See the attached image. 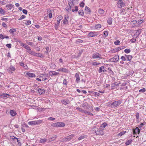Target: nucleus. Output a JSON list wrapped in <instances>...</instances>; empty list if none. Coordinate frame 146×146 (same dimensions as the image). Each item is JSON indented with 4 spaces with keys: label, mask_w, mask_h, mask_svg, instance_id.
Segmentation results:
<instances>
[{
    "label": "nucleus",
    "mask_w": 146,
    "mask_h": 146,
    "mask_svg": "<svg viewBox=\"0 0 146 146\" xmlns=\"http://www.w3.org/2000/svg\"><path fill=\"white\" fill-rule=\"evenodd\" d=\"M122 100L120 99L119 100L115 101L112 103L109 104V106L111 108H114L119 106L122 102Z\"/></svg>",
    "instance_id": "f257e3e1"
},
{
    "label": "nucleus",
    "mask_w": 146,
    "mask_h": 146,
    "mask_svg": "<svg viewBox=\"0 0 146 146\" xmlns=\"http://www.w3.org/2000/svg\"><path fill=\"white\" fill-rule=\"evenodd\" d=\"M93 131H94V133L96 135H102L104 134L103 131L100 129L94 128Z\"/></svg>",
    "instance_id": "f03ea898"
},
{
    "label": "nucleus",
    "mask_w": 146,
    "mask_h": 146,
    "mask_svg": "<svg viewBox=\"0 0 146 146\" xmlns=\"http://www.w3.org/2000/svg\"><path fill=\"white\" fill-rule=\"evenodd\" d=\"M51 126L53 127H64L65 124L62 122H57L52 124Z\"/></svg>",
    "instance_id": "7ed1b4c3"
},
{
    "label": "nucleus",
    "mask_w": 146,
    "mask_h": 146,
    "mask_svg": "<svg viewBox=\"0 0 146 146\" xmlns=\"http://www.w3.org/2000/svg\"><path fill=\"white\" fill-rule=\"evenodd\" d=\"M42 121V120H37V121H29L28 123L29 125H35L36 124H40Z\"/></svg>",
    "instance_id": "20e7f679"
},
{
    "label": "nucleus",
    "mask_w": 146,
    "mask_h": 146,
    "mask_svg": "<svg viewBox=\"0 0 146 146\" xmlns=\"http://www.w3.org/2000/svg\"><path fill=\"white\" fill-rule=\"evenodd\" d=\"M119 59V56L118 55H115L113 57L109 60V61L111 62H117Z\"/></svg>",
    "instance_id": "39448f33"
},
{
    "label": "nucleus",
    "mask_w": 146,
    "mask_h": 146,
    "mask_svg": "<svg viewBox=\"0 0 146 146\" xmlns=\"http://www.w3.org/2000/svg\"><path fill=\"white\" fill-rule=\"evenodd\" d=\"M101 56V54L97 52L94 53L92 55V57L94 59L99 58L101 59L102 58Z\"/></svg>",
    "instance_id": "423d86ee"
},
{
    "label": "nucleus",
    "mask_w": 146,
    "mask_h": 146,
    "mask_svg": "<svg viewBox=\"0 0 146 146\" xmlns=\"http://www.w3.org/2000/svg\"><path fill=\"white\" fill-rule=\"evenodd\" d=\"M117 4L118 5V7L121 8L124 7L125 5V4L123 2L122 0H120L118 1Z\"/></svg>",
    "instance_id": "0eeeda50"
},
{
    "label": "nucleus",
    "mask_w": 146,
    "mask_h": 146,
    "mask_svg": "<svg viewBox=\"0 0 146 146\" xmlns=\"http://www.w3.org/2000/svg\"><path fill=\"white\" fill-rule=\"evenodd\" d=\"M99 34V32H90L88 34V36L90 37H93L96 36Z\"/></svg>",
    "instance_id": "6e6552de"
},
{
    "label": "nucleus",
    "mask_w": 146,
    "mask_h": 146,
    "mask_svg": "<svg viewBox=\"0 0 146 146\" xmlns=\"http://www.w3.org/2000/svg\"><path fill=\"white\" fill-rule=\"evenodd\" d=\"M36 90H37L38 92L40 95L43 94L44 93L45 90L44 89H40L38 88L37 87V88H36Z\"/></svg>",
    "instance_id": "1a4fd4ad"
},
{
    "label": "nucleus",
    "mask_w": 146,
    "mask_h": 146,
    "mask_svg": "<svg viewBox=\"0 0 146 146\" xmlns=\"http://www.w3.org/2000/svg\"><path fill=\"white\" fill-rule=\"evenodd\" d=\"M57 71L58 72H64L66 73L68 72V70L67 69L65 68H60L57 70Z\"/></svg>",
    "instance_id": "9d476101"
},
{
    "label": "nucleus",
    "mask_w": 146,
    "mask_h": 146,
    "mask_svg": "<svg viewBox=\"0 0 146 146\" xmlns=\"http://www.w3.org/2000/svg\"><path fill=\"white\" fill-rule=\"evenodd\" d=\"M49 74L51 76H56L60 74L59 72H57L54 71H50L49 72Z\"/></svg>",
    "instance_id": "9b49d317"
},
{
    "label": "nucleus",
    "mask_w": 146,
    "mask_h": 146,
    "mask_svg": "<svg viewBox=\"0 0 146 146\" xmlns=\"http://www.w3.org/2000/svg\"><path fill=\"white\" fill-rule=\"evenodd\" d=\"M141 32V31L140 29L136 31V32L135 34L133 35V37L136 38L138 37L139 36Z\"/></svg>",
    "instance_id": "f8f14e48"
},
{
    "label": "nucleus",
    "mask_w": 146,
    "mask_h": 146,
    "mask_svg": "<svg viewBox=\"0 0 146 146\" xmlns=\"http://www.w3.org/2000/svg\"><path fill=\"white\" fill-rule=\"evenodd\" d=\"M75 77L76 78V82L77 83H79L80 82V77L79 74L78 73H76L75 75Z\"/></svg>",
    "instance_id": "ddd939ff"
},
{
    "label": "nucleus",
    "mask_w": 146,
    "mask_h": 146,
    "mask_svg": "<svg viewBox=\"0 0 146 146\" xmlns=\"http://www.w3.org/2000/svg\"><path fill=\"white\" fill-rule=\"evenodd\" d=\"M69 18L68 16V15H65L64 18L63 20V23L64 24H66L68 23V21L67 19Z\"/></svg>",
    "instance_id": "4468645a"
},
{
    "label": "nucleus",
    "mask_w": 146,
    "mask_h": 146,
    "mask_svg": "<svg viewBox=\"0 0 146 146\" xmlns=\"http://www.w3.org/2000/svg\"><path fill=\"white\" fill-rule=\"evenodd\" d=\"M74 136V134H72L67 136L66 137V142L69 141Z\"/></svg>",
    "instance_id": "2eb2a0df"
},
{
    "label": "nucleus",
    "mask_w": 146,
    "mask_h": 146,
    "mask_svg": "<svg viewBox=\"0 0 146 146\" xmlns=\"http://www.w3.org/2000/svg\"><path fill=\"white\" fill-rule=\"evenodd\" d=\"M9 96V95L7 94H2L0 95L1 98H7Z\"/></svg>",
    "instance_id": "dca6fc26"
},
{
    "label": "nucleus",
    "mask_w": 146,
    "mask_h": 146,
    "mask_svg": "<svg viewBox=\"0 0 146 146\" xmlns=\"http://www.w3.org/2000/svg\"><path fill=\"white\" fill-rule=\"evenodd\" d=\"M85 13L87 14H90L91 12V10L87 6H86L85 7Z\"/></svg>",
    "instance_id": "f3484780"
},
{
    "label": "nucleus",
    "mask_w": 146,
    "mask_h": 146,
    "mask_svg": "<svg viewBox=\"0 0 146 146\" xmlns=\"http://www.w3.org/2000/svg\"><path fill=\"white\" fill-rule=\"evenodd\" d=\"M26 74L29 77L31 78L35 77L36 76L35 75L32 73L27 72L26 73Z\"/></svg>",
    "instance_id": "a211bd4d"
},
{
    "label": "nucleus",
    "mask_w": 146,
    "mask_h": 146,
    "mask_svg": "<svg viewBox=\"0 0 146 146\" xmlns=\"http://www.w3.org/2000/svg\"><path fill=\"white\" fill-rule=\"evenodd\" d=\"M10 113L11 116L13 117L15 116L17 114L16 112L13 110H11L10 111Z\"/></svg>",
    "instance_id": "6ab92c4d"
},
{
    "label": "nucleus",
    "mask_w": 146,
    "mask_h": 146,
    "mask_svg": "<svg viewBox=\"0 0 146 146\" xmlns=\"http://www.w3.org/2000/svg\"><path fill=\"white\" fill-rule=\"evenodd\" d=\"M139 129L138 127H136L133 131V133L134 134H137L139 132Z\"/></svg>",
    "instance_id": "aec40b11"
},
{
    "label": "nucleus",
    "mask_w": 146,
    "mask_h": 146,
    "mask_svg": "<svg viewBox=\"0 0 146 146\" xmlns=\"http://www.w3.org/2000/svg\"><path fill=\"white\" fill-rule=\"evenodd\" d=\"M82 107H83L84 108L86 109H88L89 107V106L87 103H84L82 105Z\"/></svg>",
    "instance_id": "412c9836"
},
{
    "label": "nucleus",
    "mask_w": 146,
    "mask_h": 146,
    "mask_svg": "<svg viewBox=\"0 0 146 146\" xmlns=\"http://www.w3.org/2000/svg\"><path fill=\"white\" fill-rule=\"evenodd\" d=\"M47 13L48 15V16L50 18H51L52 16V13L50 10H48L47 11Z\"/></svg>",
    "instance_id": "4be33fe9"
},
{
    "label": "nucleus",
    "mask_w": 146,
    "mask_h": 146,
    "mask_svg": "<svg viewBox=\"0 0 146 146\" xmlns=\"http://www.w3.org/2000/svg\"><path fill=\"white\" fill-rule=\"evenodd\" d=\"M62 17L61 15H60L57 18V21L58 24H59L60 23V21L62 19Z\"/></svg>",
    "instance_id": "5701e85b"
},
{
    "label": "nucleus",
    "mask_w": 146,
    "mask_h": 146,
    "mask_svg": "<svg viewBox=\"0 0 146 146\" xmlns=\"http://www.w3.org/2000/svg\"><path fill=\"white\" fill-rule=\"evenodd\" d=\"M16 30L15 29H11L9 31V33L13 35L14 33L16 32Z\"/></svg>",
    "instance_id": "b1692460"
},
{
    "label": "nucleus",
    "mask_w": 146,
    "mask_h": 146,
    "mask_svg": "<svg viewBox=\"0 0 146 146\" xmlns=\"http://www.w3.org/2000/svg\"><path fill=\"white\" fill-rule=\"evenodd\" d=\"M62 103L65 105H67L69 102V101L68 100H63L61 101Z\"/></svg>",
    "instance_id": "393cba45"
},
{
    "label": "nucleus",
    "mask_w": 146,
    "mask_h": 146,
    "mask_svg": "<svg viewBox=\"0 0 146 146\" xmlns=\"http://www.w3.org/2000/svg\"><path fill=\"white\" fill-rule=\"evenodd\" d=\"M14 5L11 4H9L6 5V7L9 8V9L11 10L13 7Z\"/></svg>",
    "instance_id": "a878e982"
},
{
    "label": "nucleus",
    "mask_w": 146,
    "mask_h": 146,
    "mask_svg": "<svg viewBox=\"0 0 146 146\" xmlns=\"http://www.w3.org/2000/svg\"><path fill=\"white\" fill-rule=\"evenodd\" d=\"M73 1H72L71 0H70L68 1V4L69 6L72 7L74 5Z\"/></svg>",
    "instance_id": "bb28decb"
},
{
    "label": "nucleus",
    "mask_w": 146,
    "mask_h": 146,
    "mask_svg": "<svg viewBox=\"0 0 146 146\" xmlns=\"http://www.w3.org/2000/svg\"><path fill=\"white\" fill-rule=\"evenodd\" d=\"M104 66H102L100 68L99 72L100 73L101 72H104Z\"/></svg>",
    "instance_id": "cd10ccee"
},
{
    "label": "nucleus",
    "mask_w": 146,
    "mask_h": 146,
    "mask_svg": "<svg viewBox=\"0 0 146 146\" xmlns=\"http://www.w3.org/2000/svg\"><path fill=\"white\" fill-rule=\"evenodd\" d=\"M27 52L29 54H31V55H34L35 52L34 51L31 50V49L29 50H27Z\"/></svg>",
    "instance_id": "c85d7f7f"
},
{
    "label": "nucleus",
    "mask_w": 146,
    "mask_h": 146,
    "mask_svg": "<svg viewBox=\"0 0 146 146\" xmlns=\"http://www.w3.org/2000/svg\"><path fill=\"white\" fill-rule=\"evenodd\" d=\"M34 56H37L39 57H41L42 56V54H40L39 53H37L35 52Z\"/></svg>",
    "instance_id": "c756f323"
},
{
    "label": "nucleus",
    "mask_w": 146,
    "mask_h": 146,
    "mask_svg": "<svg viewBox=\"0 0 146 146\" xmlns=\"http://www.w3.org/2000/svg\"><path fill=\"white\" fill-rule=\"evenodd\" d=\"M109 25H111L112 22V19L111 18H110L108 19L107 21Z\"/></svg>",
    "instance_id": "7c9ffc66"
},
{
    "label": "nucleus",
    "mask_w": 146,
    "mask_h": 146,
    "mask_svg": "<svg viewBox=\"0 0 146 146\" xmlns=\"http://www.w3.org/2000/svg\"><path fill=\"white\" fill-rule=\"evenodd\" d=\"M132 142V140L131 139H130L129 140H128L126 141L125 143V144L126 145H129Z\"/></svg>",
    "instance_id": "2f4dec72"
},
{
    "label": "nucleus",
    "mask_w": 146,
    "mask_h": 146,
    "mask_svg": "<svg viewBox=\"0 0 146 146\" xmlns=\"http://www.w3.org/2000/svg\"><path fill=\"white\" fill-rule=\"evenodd\" d=\"M98 12L100 14H102L104 13V11L102 9H100L98 10Z\"/></svg>",
    "instance_id": "473e14b6"
},
{
    "label": "nucleus",
    "mask_w": 146,
    "mask_h": 146,
    "mask_svg": "<svg viewBox=\"0 0 146 146\" xmlns=\"http://www.w3.org/2000/svg\"><path fill=\"white\" fill-rule=\"evenodd\" d=\"M78 14L81 16H83L84 15V12L82 10H80L78 11Z\"/></svg>",
    "instance_id": "72a5a7b5"
},
{
    "label": "nucleus",
    "mask_w": 146,
    "mask_h": 146,
    "mask_svg": "<svg viewBox=\"0 0 146 146\" xmlns=\"http://www.w3.org/2000/svg\"><path fill=\"white\" fill-rule=\"evenodd\" d=\"M10 69L11 71H14L16 69L14 66L11 65L9 69V70Z\"/></svg>",
    "instance_id": "f704fd0d"
},
{
    "label": "nucleus",
    "mask_w": 146,
    "mask_h": 146,
    "mask_svg": "<svg viewBox=\"0 0 146 146\" xmlns=\"http://www.w3.org/2000/svg\"><path fill=\"white\" fill-rule=\"evenodd\" d=\"M46 139H41L40 140L39 142L41 143H45L46 141Z\"/></svg>",
    "instance_id": "c9c22d12"
},
{
    "label": "nucleus",
    "mask_w": 146,
    "mask_h": 146,
    "mask_svg": "<svg viewBox=\"0 0 146 146\" xmlns=\"http://www.w3.org/2000/svg\"><path fill=\"white\" fill-rule=\"evenodd\" d=\"M26 21V22L25 23L26 25H29L31 24V21L30 20H26V21Z\"/></svg>",
    "instance_id": "e433bc0d"
},
{
    "label": "nucleus",
    "mask_w": 146,
    "mask_h": 146,
    "mask_svg": "<svg viewBox=\"0 0 146 146\" xmlns=\"http://www.w3.org/2000/svg\"><path fill=\"white\" fill-rule=\"evenodd\" d=\"M132 58V56L131 55H128L127 57V58L126 60L127 61H130Z\"/></svg>",
    "instance_id": "4c0bfd02"
},
{
    "label": "nucleus",
    "mask_w": 146,
    "mask_h": 146,
    "mask_svg": "<svg viewBox=\"0 0 146 146\" xmlns=\"http://www.w3.org/2000/svg\"><path fill=\"white\" fill-rule=\"evenodd\" d=\"M57 136L56 135H54V136L52 137L51 138H50V139L51 140V141H53L56 139V138L57 137ZM50 142L51 141H49Z\"/></svg>",
    "instance_id": "58836bf2"
},
{
    "label": "nucleus",
    "mask_w": 146,
    "mask_h": 146,
    "mask_svg": "<svg viewBox=\"0 0 146 146\" xmlns=\"http://www.w3.org/2000/svg\"><path fill=\"white\" fill-rule=\"evenodd\" d=\"M95 27L96 29L100 28L101 27V25L99 24H97L95 25Z\"/></svg>",
    "instance_id": "ea45409f"
},
{
    "label": "nucleus",
    "mask_w": 146,
    "mask_h": 146,
    "mask_svg": "<svg viewBox=\"0 0 146 146\" xmlns=\"http://www.w3.org/2000/svg\"><path fill=\"white\" fill-rule=\"evenodd\" d=\"M126 133V131H123L119 133L118 134V135L119 136H121L123 135L124 134Z\"/></svg>",
    "instance_id": "a19ab883"
},
{
    "label": "nucleus",
    "mask_w": 146,
    "mask_h": 146,
    "mask_svg": "<svg viewBox=\"0 0 146 146\" xmlns=\"http://www.w3.org/2000/svg\"><path fill=\"white\" fill-rule=\"evenodd\" d=\"M86 137V135H82L81 136L79 137V138L78 139V140H80L81 139H82L84 138H85Z\"/></svg>",
    "instance_id": "79ce46f5"
},
{
    "label": "nucleus",
    "mask_w": 146,
    "mask_h": 146,
    "mask_svg": "<svg viewBox=\"0 0 146 146\" xmlns=\"http://www.w3.org/2000/svg\"><path fill=\"white\" fill-rule=\"evenodd\" d=\"M106 125L107 123H104L101 125V127H102L104 129L105 128Z\"/></svg>",
    "instance_id": "37998d69"
},
{
    "label": "nucleus",
    "mask_w": 146,
    "mask_h": 146,
    "mask_svg": "<svg viewBox=\"0 0 146 146\" xmlns=\"http://www.w3.org/2000/svg\"><path fill=\"white\" fill-rule=\"evenodd\" d=\"M146 91L145 89L144 88H143L139 90V92L141 93H143L145 92Z\"/></svg>",
    "instance_id": "c03bdc74"
},
{
    "label": "nucleus",
    "mask_w": 146,
    "mask_h": 146,
    "mask_svg": "<svg viewBox=\"0 0 146 146\" xmlns=\"http://www.w3.org/2000/svg\"><path fill=\"white\" fill-rule=\"evenodd\" d=\"M0 13L1 14L4 15L5 14V12L2 8H0Z\"/></svg>",
    "instance_id": "a18cd8bd"
},
{
    "label": "nucleus",
    "mask_w": 146,
    "mask_h": 146,
    "mask_svg": "<svg viewBox=\"0 0 146 146\" xmlns=\"http://www.w3.org/2000/svg\"><path fill=\"white\" fill-rule=\"evenodd\" d=\"M72 7L71 6H69V7H68L66 8V9L67 11L69 12L71 10Z\"/></svg>",
    "instance_id": "49530a36"
},
{
    "label": "nucleus",
    "mask_w": 146,
    "mask_h": 146,
    "mask_svg": "<svg viewBox=\"0 0 146 146\" xmlns=\"http://www.w3.org/2000/svg\"><path fill=\"white\" fill-rule=\"evenodd\" d=\"M104 35L105 36V37H106L108 35V32L107 31H105L104 32Z\"/></svg>",
    "instance_id": "de8ad7c7"
},
{
    "label": "nucleus",
    "mask_w": 146,
    "mask_h": 146,
    "mask_svg": "<svg viewBox=\"0 0 146 146\" xmlns=\"http://www.w3.org/2000/svg\"><path fill=\"white\" fill-rule=\"evenodd\" d=\"M120 41L118 40H117L114 42V43L116 45H118L119 44Z\"/></svg>",
    "instance_id": "09e8293b"
},
{
    "label": "nucleus",
    "mask_w": 146,
    "mask_h": 146,
    "mask_svg": "<svg viewBox=\"0 0 146 146\" xmlns=\"http://www.w3.org/2000/svg\"><path fill=\"white\" fill-rule=\"evenodd\" d=\"M68 83V82L66 79H64L63 82V84L65 85H67Z\"/></svg>",
    "instance_id": "8fccbe9b"
},
{
    "label": "nucleus",
    "mask_w": 146,
    "mask_h": 146,
    "mask_svg": "<svg viewBox=\"0 0 146 146\" xmlns=\"http://www.w3.org/2000/svg\"><path fill=\"white\" fill-rule=\"evenodd\" d=\"M85 4L83 1H82L80 3V7H84V5Z\"/></svg>",
    "instance_id": "3c124183"
},
{
    "label": "nucleus",
    "mask_w": 146,
    "mask_h": 146,
    "mask_svg": "<svg viewBox=\"0 0 146 146\" xmlns=\"http://www.w3.org/2000/svg\"><path fill=\"white\" fill-rule=\"evenodd\" d=\"M130 49H126L124 50V52L126 53H129L130 52Z\"/></svg>",
    "instance_id": "603ef678"
},
{
    "label": "nucleus",
    "mask_w": 146,
    "mask_h": 146,
    "mask_svg": "<svg viewBox=\"0 0 146 146\" xmlns=\"http://www.w3.org/2000/svg\"><path fill=\"white\" fill-rule=\"evenodd\" d=\"M145 122H144L143 123H141L139 126V127H142L143 125H145Z\"/></svg>",
    "instance_id": "864d4df0"
},
{
    "label": "nucleus",
    "mask_w": 146,
    "mask_h": 146,
    "mask_svg": "<svg viewBox=\"0 0 146 146\" xmlns=\"http://www.w3.org/2000/svg\"><path fill=\"white\" fill-rule=\"evenodd\" d=\"M24 48L26 49L27 50H30L31 49L30 48L29 46L28 45H26L25 46Z\"/></svg>",
    "instance_id": "5fc2aeb1"
},
{
    "label": "nucleus",
    "mask_w": 146,
    "mask_h": 146,
    "mask_svg": "<svg viewBox=\"0 0 146 146\" xmlns=\"http://www.w3.org/2000/svg\"><path fill=\"white\" fill-rule=\"evenodd\" d=\"M76 109L77 110H78L79 111H80L82 112V111H83V110L82 109L80 108L79 107L76 108Z\"/></svg>",
    "instance_id": "6e6d98bb"
},
{
    "label": "nucleus",
    "mask_w": 146,
    "mask_h": 146,
    "mask_svg": "<svg viewBox=\"0 0 146 146\" xmlns=\"http://www.w3.org/2000/svg\"><path fill=\"white\" fill-rule=\"evenodd\" d=\"M94 94L95 95V97H97L99 96V95L100 94L99 93H98V92H95L94 93Z\"/></svg>",
    "instance_id": "4d7b16f0"
},
{
    "label": "nucleus",
    "mask_w": 146,
    "mask_h": 146,
    "mask_svg": "<svg viewBox=\"0 0 146 146\" xmlns=\"http://www.w3.org/2000/svg\"><path fill=\"white\" fill-rule=\"evenodd\" d=\"M2 25L3 27H5V29L7 28V26L6 23L4 22H3Z\"/></svg>",
    "instance_id": "13d9d810"
},
{
    "label": "nucleus",
    "mask_w": 146,
    "mask_h": 146,
    "mask_svg": "<svg viewBox=\"0 0 146 146\" xmlns=\"http://www.w3.org/2000/svg\"><path fill=\"white\" fill-rule=\"evenodd\" d=\"M26 17V16L24 15H22L21 17L19 19V20H21L24 18H25Z\"/></svg>",
    "instance_id": "bf43d9fd"
},
{
    "label": "nucleus",
    "mask_w": 146,
    "mask_h": 146,
    "mask_svg": "<svg viewBox=\"0 0 146 146\" xmlns=\"http://www.w3.org/2000/svg\"><path fill=\"white\" fill-rule=\"evenodd\" d=\"M100 63H98L97 62H93L92 63V65H99Z\"/></svg>",
    "instance_id": "052dcab7"
},
{
    "label": "nucleus",
    "mask_w": 146,
    "mask_h": 146,
    "mask_svg": "<svg viewBox=\"0 0 146 146\" xmlns=\"http://www.w3.org/2000/svg\"><path fill=\"white\" fill-rule=\"evenodd\" d=\"M121 59L122 60V61H125L126 60V59L125 56H122L121 57Z\"/></svg>",
    "instance_id": "680f3d73"
},
{
    "label": "nucleus",
    "mask_w": 146,
    "mask_h": 146,
    "mask_svg": "<svg viewBox=\"0 0 146 146\" xmlns=\"http://www.w3.org/2000/svg\"><path fill=\"white\" fill-rule=\"evenodd\" d=\"M136 40V39L135 38H133L130 41L132 43H134L135 42Z\"/></svg>",
    "instance_id": "e2e57ef3"
},
{
    "label": "nucleus",
    "mask_w": 146,
    "mask_h": 146,
    "mask_svg": "<svg viewBox=\"0 0 146 146\" xmlns=\"http://www.w3.org/2000/svg\"><path fill=\"white\" fill-rule=\"evenodd\" d=\"M23 12L25 14H27V11L26 9H23Z\"/></svg>",
    "instance_id": "0e129e2a"
},
{
    "label": "nucleus",
    "mask_w": 146,
    "mask_h": 146,
    "mask_svg": "<svg viewBox=\"0 0 146 146\" xmlns=\"http://www.w3.org/2000/svg\"><path fill=\"white\" fill-rule=\"evenodd\" d=\"M20 140H18V139H17V142L18 143V144L19 145V146H21V142L20 141Z\"/></svg>",
    "instance_id": "69168bd1"
},
{
    "label": "nucleus",
    "mask_w": 146,
    "mask_h": 146,
    "mask_svg": "<svg viewBox=\"0 0 146 146\" xmlns=\"http://www.w3.org/2000/svg\"><path fill=\"white\" fill-rule=\"evenodd\" d=\"M48 120H54L55 119V118H54L52 117H49L48 118Z\"/></svg>",
    "instance_id": "338daca9"
},
{
    "label": "nucleus",
    "mask_w": 146,
    "mask_h": 146,
    "mask_svg": "<svg viewBox=\"0 0 146 146\" xmlns=\"http://www.w3.org/2000/svg\"><path fill=\"white\" fill-rule=\"evenodd\" d=\"M135 116L136 119H138L139 118V113H137L135 115Z\"/></svg>",
    "instance_id": "774afa93"
}]
</instances>
